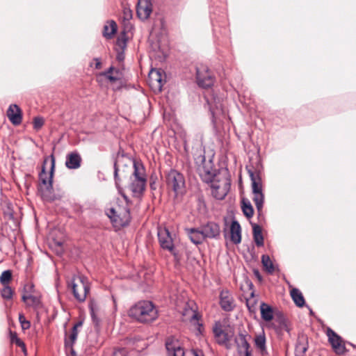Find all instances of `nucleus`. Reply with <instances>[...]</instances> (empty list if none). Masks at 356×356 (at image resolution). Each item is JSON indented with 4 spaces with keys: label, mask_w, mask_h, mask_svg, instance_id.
Returning a JSON list of instances; mask_svg holds the SVG:
<instances>
[{
    "label": "nucleus",
    "mask_w": 356,
    "mask_h": 356,
    "mask_svg": "<svg viewBox=\"0 0 356 356\" xmlns=\"http://www.w3.org/2000/svg\"><path fill=\"white\" fill-rule=\"evenodd\" d=\"M149 186L152 191H155L157 188L156 181L153 180L152 177L150 179Z\"/></svg>",
    "instance_id": "53"
},
{
    "label": "nucleus",
    "mask_w": 356,
    "mask_h": 356,
    "mask_svg": "<svg viewBox=\"0 0 356 356\" xmlns=\"http://www.w3.org/2000/svg\"><path fill=\"white\" fill-rule=\"evenodd\" d=\"M78 337V330L75 327H72L71 332L67 336V331L65 332L64 339V348L67 356H76V353L74 348V345L76 343Z\"/></svg>",
    "instance_id": "10"
},
{
    "label": "nucleus",
    "mask_w": 356,
    "mask_h": 356,
    "mask_svg": "<svg viewBox=\"0 0 356 356\" xmlns=\"http://www.w3.org/2000/svg\"><path fill=\"white\" fill-rule=\"evenodd\" d=\"M118 45L121 48V50L118 51L116 59L119 62H122L124 60V49L127 46L126 40H118Z\"/></svg>",
    "instance_id": "31"
},
{
    "label": "nucleus",
    "mask_w": 356,
    "mask_h": 356,
    "mask_svg": "<svg viewBox=\"0 0 356 356\" xmlns=\"http://www.w3.org/2000/svg\"><path fill=\"white\" fill-rule=\"evenodd\" d=\"M266 337L264 332L262 334L256 335L254 339L256 348H258L262 353L266 351Z\"/></svg>",
    "instance_id": "28"
},
{
    "label": "nucleus",
    "mask_w": 356,
    "mask_h": 356,
    "mask_svg": "<svg viewBox=\"0 0 356 356\" xmlns=\"http://www.w3.org/2000/svg\"><path fill=\"white\" fill-rule=\"evenodd\" d=\"M241 209L247 218H250L253 216L254 208L248 199L243 198L241 200Z\"/></svg>",
    "instance_id": "25"
},
{
    "label": "nucleus",
    "mask_w": 356,
    "mask_h": 356,
    "mask_svg": "<svg viewBox=\"0 0 356 356\" xmlns=\"http://www.w3.org/2000/svg\"><path fill=\"white\" fill-rule=\"evenodd\" d=\"M348 344H349L350 346H353L354 348L356 349V345H355V344H353V343H352L350 342H348Z\"/></svg>",
    "instance_id": "62"
},
{
    "label": "nucleus",
    "mask_w": 356,
    "mask_h": 356,
    "mask_svg": "<svg viewBox=\"0 0 356 356\" xmlns=\"http://www.w3.org/2000/svg\"><path fill=\"white\" fill-rule=\"evenodd\" d=\"M76 276H73L72 280L67 282L68 287H71L72 290V293L74 298L79 302H83L86 300V294L81 295L79 293L78 285L75 283Z\"/></svg>",
    "instance_id": "26"
},
{
    "label": "nucleus",
    "mask_w": 356,
    "mask_h": 356,
    "mask_svg": "<svg viewBox=\"0 0 356 356\" xmlns=\"http://www.w3.org/2000/svg\"><path fill=\"white\" fill-rule=\"evenodd\" d=\"M199 319V316H198V314L197 313H194L191 317V321L193 320H198Z\"/></svg>",
    "instance_id": "58"
},
{
    "label": "nucleus",
    "mask_w": 356,
    "mask_h": 356,
    "mask_svg": "<svg viewBox=\"0 0 356 356\" xmlns=\"http://www.w3.org/2000/svg\"><path fill=\"white\" fill-rule=\"evenodd\" d=\"M108 217L111 219V220L113 222L118 223L120 225H124V223L122 222H120L118 220L120 219L119 216L117 213V211L114 208H111L109 209L108 213H107ZM120 221L122 220L120 219Z\"/></svg>",
    "instance_id": "35"
},
{
    "label": "nucleus",
    "mask_w": 356,
    "mask_h": 356,
    "mask_svg": "<svg viewBox=\"0 0 356 356\" xmlns=\"http://www.w3.org/2000/svg\"><path fill=\"white\" fill-rule=\"evenodd\" d=\"M255 304H256V300H254L252 302H251L250 299H246V306H247L249 312H252L254 311Z\"/></svg>",
    "instance_id": "47"
},
{
    "label": "nucleus",
    "mask_w": 356,
    "mask_h": 356,
    "mask_svg": "<svg viewBox=\"0 0 356 356\" xmlns=\"http://www.w3.org/2000/svg\"><path fill=\"white\" fill-rule=\"evenodd\" d=\"M307 350V345L299 341L296 347V356H304Z\"/></svg>",
    "instance_id": "39"
},
{
    "label": "nucleus",
    "mask_w": 356,
    "mask_h": 356,
    "mask_svg": "<svg viewBox=\"0 0 356 356\" xmlns=\"http://www.w3.org/2000/svg\"><path fill=\"white\" fill-rule=\"evenodd\" d=\"M5 218L8 222H12V225L15 228H17L19 226V221L15 218L13 212L9 209L6 212H5Z\"/></svg>",
    "instance_id": "34"
},
{
    "label": "nucleus",
    "mask_w": 356,
    "mask_h": 356,
    "mask_svg": "<svg viewBox=\"0 0 356 356\" xmlns=\"http://www.w3.org/2000/svg\"><path fill=\"white\" fill-rule=\"evenodd\" d=\"M44 124V120L41 117H35L33 119V128L39 130Z\"/></svg>",
    "instance_id": "44"
},
{
    "label": "nucleus",
    "mask_w": 356,
    "mask_h": 356,
    "mask_svg": "<svg viewBox=\"0 0 356 356\" xmlns=\"http://www.w3.org/2000/svg\"><path fill=\"white\" fill-rule=\"evenodd\" d=\"M241 356H252V351L250 349L243 350Z\"/></svg>",
    "instance_id": "56"
},
{
    "label": "nucleus",
    "mask_w": 356,
    "mask_h": 356,
    "mask_svg": "<svg viewBox=\"0 0 356 356\" xmlns=\"http://www.w3.org/2000/svg\"><path fill=\"white\" fill-rule=\"evenodd\" d=\"M82 325H83V322H82L81 321H79L76 322V323L74 325V326H73L72 327H75V328H76V330H78V328H79V327H81V326H82Z\"/></svg>",
    "instance_id": "57"
},
{
    "label": "nucleus",
    "mask_w": 356,
    "mask_h": 356,
    "mask_svg": "<svg viewBox=\"0 0 356 356\" xmlns=\"http://www.w3.org/2000/svg\"><path fill=\"white\" fill-rule=\"evenodd\" d=\"M205 238L217 239L220 236V228L218 223L209 221L201 226Z\"/></svg>",
    "instance_id": "12"
},
{
    "label": "nucleus",
    "mask_w": 356,
    "mask_h": 356,
    "mask_svg": "<svg viewBox=\"0 0 356 356\" xmlns=\"http://www.w3.org/2000/svg\"><path fill=\"white\" fill-rule=\"evenodd\" d=\"M216 341L218 344L220 345H225L227 348H229V346H227V343L230 340L229 337L227 333H225L224 334H222L220 337H216Z\"/></svg>",
    "instance_id": "43"
},
{
    "label": "nucleus",
    "mask_w": 356,
    "mask_h": 356,
    "mask_svg": "<svg viewBox=\"0 0 356 356\" xmlns=\"http://www.w3.org/2000/svg\"><path fill=\"white\" fill-rule=\"evenodd\" d=\"M92 307V311L97 312L98 310V306L97 302L95 300H90L88 305L89 310L90 311V308Z\"/></svg>",
    "instance_id": "51"
},
{
    "label": "nucleus",
    "mask_w": 356,
    "mask_h": 356,
    "mask_svg": "<svg viewBox=\"0 0 356 356\" xmlns=\"http://www.w3.org/2000/svg\"><path fill=\"white\" fill-rule=\"evenodd\" d=\"M129 316L143 323H151L158 317V311L151 301H140L129 310Z\"/></svg>",
    "instance_id": "2"
},
{
    "label": "nucleus",
    "mask_w": 356,
    "mask_h": 356,
    "mask_svg": "<svg viewBox=\"0 0 356 356\" xmlns=\"http://www.w3.org/2000/svg\"><path fill=\"white\" fill-rule=\"evenodd\" d=\"M245 283H246L247 286H248L249 289L253 291L254 284L249 279L245 280Z\"/></svg>",
    "instance_id": "55"
},
{
    "label": "nucleus",
    "mask_w": 356,
    "mask_h": 356,
    "mask_svg": "<svg viewBox=\"0 0 356 356\" xmlns=\"http://www.w3.org/2000/svg\"><path fill=\"white\" fill-rule=\"evenodd\" d=\"M254 274H255V275H256V276H257L259 280H261V275H260V274H259V271H258V270H254Z\"/></svg>",
    "instance_id": "61"
},
{
    "label": "nucleus",
    "mask_w": 356,
    "mask_h": 356,
    "mask_svg": "<svg viewBox=\"0 0 356 356\" xmlns=\"http://www.w3.org/2000/svg\"><path fill=\"white\" fill-rule=\"evenodd\" d=\"M195 164L197 165V173L201 179L207 184H213L217 176V170L213 168V163L211 159L208 161L204 154H200L195 158Z\"/></svg>",
    "instance_id": "4"
},
{
    "label": "nucleus",
    "mask_w": 356,
    "mask_h": 356,
    "mask_svg": "<svg viewBox=\"0 0 356 356\" xmlns=\"http://www.w3.org/2000/svg\"><path fill=\"white\" fill-rule=\"evenodd\" d=\"M213 332L215 337H220L222 336V334H224L226 333L222 329V325L220 322H216L215 323V325L213 327Z\"/></svg>",
    "instance_id": "40"
},
{
    "label": "nucleus",
    "mask_w": 356,
    "mask_h": 356,
    "mask_svg": "<svg viewBox=\"0 0 356 356\" xmlns=\"http://www.w3.org/2000/svg\"><path fill=\"white\" fill-rule=\"evenodd\" d=\"M19 321L23 330H27L31 326L30 321L26 320L24 316L22 314H19Z\"/></svg>",
    "instance_id": "42"
},
{
    "label": "nucleus",
    "mask_w": 356,
    "mask_h": 356,
    "mask_svg": "<svg viewBox=\"0 0 356 356\" xmlns=\"http://www.w3.org/2000/svg\"><path fill=\"white\" fill-rule=\"evenodd\" d=\"M158 238L161 247L163 250H167L173 255L177 254L174 251V244L170 231L167 228H159L158 229Z\"/></svg>",
    "instance_id": "7"
},
{
    "label": "nucleus",
    "mask_w": 356,
    "mask_h": 356,
    "mask_svg": "<svg viewBox=\"0 0 356 356\" xmlns=\"http://www.w3.org/2000/svg\"><path fill=\"white\" fill-rule=\"evenodd\" d=\"M248 172L251 180V184H252L254 181H259V177H260L259 175H257V177H256L254 172L252 170H248Z\"/></svg>",
    "instance_id": "49"
},
{
    "label": "nucleus",
    "mask_w": 356,
    "mask_h": 356,
    "mask_svg": "<svg viewBox=\"0 0 356 356\" xmlns=\"http://www.w3.org/2000/svg\"><path fill=\"white\" fill-rule=\"evenodd\" d=\"M230 238L236 245L241 242V227L236 220H233L230 225Z\"/></svg>",
    "instance_id": "20"
},
{
    "label": "nucleus",
    "mask_w": 356,
    "mask_h": 356,
    "mask_svg": "<svg viewBox=\"0 0 356 356\" xmlns=\"http://www.w3.org/2000/svg\"><path fill=\"white\" fill-rule=\"evenodd\" d=\"M56 244L58 245V246H61L63 245V243L60 242V241H58V242H56Z\"/></svg>",
    "instance_id": "64"
},
{
    "label": "nucleus",
    "mask_w": 356,
    "mask_h": 356,
    "mask_svg": "<svg viewBox=\"0 0 356 356\" xmlns=\"http://www.w3.org/2000/svg\"><path fill=\"white\" fill-rule=\"evenodd\" d=\"M131 180L129 188L133 193L134 196L136 197H140L145 191L147 179H132L131 177Z\"/></svg>",
    "instance_id": "14"
},
{
    "label": "nucleus",
    "mask_w": 356,
    "mask_h": 356,
    "mask_svg": "<svg viewBox=\"0 0 356 356\" xmlns=\"http://www.w3.org/2000/svg\"><path fill=\"white\" fill-rule=\"evenodd\" d=\"M152 12V3L151 0H138L136 13L141 20L147 19Z\"/></svg>",
    "instance_id": "11"
},
{
    "label": "nucleus",
    "mask_w": 356,
    "mask_h": 356,
    "mask_svg": "<svg viewBox=\"0 0 356 356\" xmlns=\"http://www.w3.org/2000/svg\"><path fill=\"white\" fill-rule=\"evenodd\" d=\"M326 334L332 348L337 354L343 355L347 351L341 336L337 334L330 327H327Z\"/></svg>",
    "instance_id": "6"
},
{
    "label": "nucleus",
    "mask_w": 356,
    "mask_h": 356,
    "mask_svg": "<svg viewBox=\"0 0 356 356\" xmlns=\"http://www.w3.org/2000/svg\"><path fill=\"white\" fill-rule=\"evenodd\" d=\"M248 172L251 180V184H252L254 181H259V177H260L259 175H257V177H256L254 172L252 170H248Z\"/></svg>",
    "instance_id": "48"
},
{
    "label": "nucleus",
    "mask_w": 356,
    "mask_h": 356,
    "mask_svg": "<svg viewBox=\"0 0 356 356\" xmlns=\"http://www.w3.org/2000/svg\"><path fill=\"white\" fill-rule=\"evenodd\" d=\"M165 348L170 356H184V349L174 339L168 338L165 341Z\"/></svg>",
    "instance_id": "18"
},
{
    "label": "nucleus",
    "mask_w": 356,
    "mask_h": 356,
    "mask_svg": "<svg viewBox=\"0 0 356 356\" xmlns=\"http://www.w3.org/2000/svg\"><path fill=\"white\" fill-rule=\"evenodd\" d=\"M260 312L261 318L269 322L273 319L274 310L273 308L266 302H261L260 305Z\"/></svg>",
    "instance_id": "21"
},
{
    "label": "nucleus",
    "mask_w": 356,
    "mask_h": 356,
    "mask_svg": "<svg viewBox=\"0 0 356 356\" xmlns=\"http://www.w3.org/2000/svg\"><path fill=\"white\" fill-rule=\"evenodd\" d=\"M197 83L202 88H209L214 83V77L211 72L204 67L197 68Z\"/></svg>",
    "instance_id": "9"
},
{
    "label": "nucleus",
    "mask_w": 356,
    "mask_h": 356,
    "mask_svg": "<svg viewBox=\"0 0 356 356\" xmlns=\"http://www.w3.org/2000/svg\"><path fill=\"white\" fill-rule=\"evenodd\" d=\"M7 116L14 125H19L22 122V111L17 104H11L9 106L7 110Z\"/></svg>",
    "instance_id": "13"
},
{
    "label": "nucleus",
    "mask_w": 356,
    "mask_h": 356,
    "mask_svg": "<svg viewBox=\"0 0 356 356\" xmlns=\"http://www.w3.org/2000/svg\"><path fill=\"white\" fill-rule=\"evenodd\" d=\"M113 70L114 67L111 66L107 70L106 72H104L106 77L111 82H115L118 79L116 76L112 75Z\"/></svg>",
    "instance_id": "45"
},
{
    "label": "nucleus",
    "mask_w": 356,
    "mask_h": 356,
    "mask_svg": "<svg viewBox=\"0 0 356 356\" xmlns=\"http://www.w3.org/2000/svg\"><path fill=\"white\" fill-rule=\"evenodd\" d=\"M220 305L222 310L231 312L234 307L233 298L229 294L228 291H222L220 294Z\"/></svg>",
    "instance_id": "16"
},
{
    "label": "nucleus",
    "mask_w": 356,
    "mask_h": 356,
    "mask_svg": "<svg viewBox=\"0 0 356 356\" xmlns=\"http://www.w3.org/2000/svg\"><path fill=\"white\" fill-rule=\"evenodd\" d=\"M151 79L156 81L159 83V89L161 90L162 88V75L159 71L156 70H152L150 72Z\"/></svg>",
    "instance_id": "36"
},
{
    "label": "nucleus",
    "mask_w": 356,
    "mask_h": 356,
    "mask_svg": "<svg viewBox=\"0 0 356 356\" xmlns=\"http://www.w3.org/2000/svg\"><path fill=\"white\" fill-rule=\"evenodd\" d=\"M254 241L257 247H261L264 244V238L262 234V229L257 224H252Z\"/></svg>",
    "instance_id": "22"
},
{
    "label": "nucleus",
    "mask_w": 356,
    "mask_h": 356,
    "mask_svg": "<svg viewBox=\"0 0 356 356\" xmlns=\"http://www.w3.org/2000/svg\"><path fill=\"white\" fill-rule=\"evenodd\" d=\"M124 15L128 17H131V10H129L128 12H124Z\"/></svg>",
    "instance_id": "60"
},
{
    "label": "nucleus",
    "mask_w": 356,
    "mask_h": 356,
    "mask_svg": "<svg viewBox=\"0 0 356 356\" xmlns=\"http://www.w3.org/2000/svg\"><path fill=\"white\" fill-rule=\"evenodd\" d=\"M248 337L250 338V336L248 335L245 331L240 332L238 337L234 339L239 355H242L243 350L250 349V345L247 339Z\"/></svg>",
    "instance_id": "15"
},
{
    "label": "nucleus",
    "mask_w": 356,
    "mask_h": 356,
    "mask_svg": "<svg viewBox=\"0 0 356 356\" xmlns=\"http://www.w3.org/2000/svg\"><path fill=\"white\" fill-rule=\"evenodd\" d=\"M261 264L268 273H272L275 271L274 264L268 255L263 254L261 256Z\"/></svg>",
    "instance_id": "29"
},
{
    "label": "nucleus",
    "mask_w": 356,
    "mask_h": 356,
    "mask_svg": "<svg viewBox=\"0 0 356 356\" xmlns=\"http://www.w3.org/2000/svg\"><path fill=\"white\" fill-rule=\"evenodd\" d=\"M56 160L53 154L45 157L41 172L39 174V179L42 186H40L38 191L41 197L44 201L53 202L60 198L54 193L53 179L55 172Z\"/></svg>",
    "instance_id": "1"
},
{
    "label": "nucleus",
    "mask_w": 356,
    "mask_h": 356,
    "mask_svg": "<svg viewBox=\"0 0 356 356\" xmlns=\"http://www.w3.org/2000/svg\"><path fill=\"white\" fill-rule=\"evenodd\" d=\"M94 60L95 61V68L100 69L102 67V63L100 61V59L98 58H95Z\"/></svg>",
    "instance_id": "54"
},
{
    "label": "nucleus",
    "mask_w": 356,
    "mask_h": 356,
    "mask_svg": "<svg viewBox=\"0 0 356 356\" xmlns=\"http://www.w3.org/2000/svg\"><path fill=\"white\" fill-rule=\"evenodd\" d=\"M81 157L76 151L69 153L66 156L65 165L68 169H77L81 166Z\"/></svg>",
    "instance_id": "17"
},
{
    "label": "nucleus",
    "mask_w": 356,
    "mask_h": 356,
    "mask_svg": "<svg viewBox=\"0 0 356 356\" xmlns=\"http://www.w3.org/2000/svg\"><path fill=\"white\" fill-rule=\"evenodd\" d=\"M10 338L11 343H15L17 346L22 348V351L24 353L26 352L24 343L17 337L16 332H13L12 331H10Z\"/></svg>",
    "instance_id": "30"
},
{
    "label": "nucleus",
    "mask_w": 356,
    "mask_h": 356,
    "mask_svg": "<svg viewBox=\"0 0 356 356\" xmlns=\"http://www.w3.org/2000/svg\"><path fill=\"white\" fill-rule=\"evenodd\" d=\"M3 288L1 291V295L3 298L10 300L13 298V291L8 285H3Z\"/></svg>",
    "instance_id": "37"
},
{
    "label": "nucleus",
    "mask_w": 356,
    "mask_h": 356,
    "mask_svg": "<svg viewBox=\"0 0 356 356\" xmlns=\"http://www.w3.org/2000/svg\"><path fill=\"white\" fill-rule=\"evenodd\" d=\"M188 236L191 242L195 245L201 244L205 239L201 227L200 228L186 229Z\"/></svg>",
    "instance_id": "19"
},
{
    "label": "nucleus",
    "mask_w": 356,
    "mask_h": 356,
    "mask_svg": "<svg viewBox=\"0 0 356 356\" xmlns=\"http://www.w3.org/2000/svg\"><path fill=\"white\" fill-rule=\"evenodd\" d=\"M109 23L110 27L108 25L104 26L103 35L107 38H111L118 30V25L114 20H111Z\"/></svg>",
    "instance_id": "27"
},
{
    "label": "nucleus",
    "mask_w": 356,
    "mask_h": 356,
    "mask_svg": "<svg viewBox=\"0 0 356 356\" xmlns=\"http://www.w3.org/2000/svg\"><path fill=\"white\" fill-rule=\"evenodd\" d=\"M277 320L280 324V328L289 332V329L287 325V321L282 314H277Z\"/></svg>",
    "instance_id": "38"
},
{
    "label": "nucleus",
    "mask_w": 356,
    "mask_h": 356,
    "mask_svg": "<svg viewBox=\"0 0 356 356\" xmlns=\"http://www.w3.org/2000/svg\"><path fill=\"white\" fill-rule=\"evenodd\" d=\"M124 163V165L133 168L134 172H132L133 178L138 179H146L145 175V168L143 164L136 162L135 160L131 159L128 156H125L124 154H118L117 157L114 162V180L116 187L120 190V178L118 173L120 171V166L122 163Z\"/></svg>",
    "instance_id": "3"
},
{
    "label": "nucleus",
    "mask_w": 356,
    "mask_h": 356,
    "mask_svg": "<svg viewBox=\"0 0 356 356\" xmlns=\"http://www.w3.org/2000/svg\"><path fill=\"white\" fill-rule=\"evenodd\" d=\"M253 193L252 200L255 204L258 213L262 211L264 203V194L263 193L261 177H259V181H254L252 184Z\"/></svg>",
    "instance_id": "8"
},
{
    "label": "nucleus",
    "mask_w": 356,
    "mask_h": 356,
    "mask_svg": "<svg viewBox=\"0 0 356 356\" xmlns=\"http://www.w3.org/2000/svg\"><path fill=\"white\" fill-rule=\"evenodd\" d=\"M34 291V284L31 282L27 283L24 286V294L29 295L31 294Z\"/></svg>",
    "instance_id": "46"
},
{
    "label": "nucleus",
    "mask_w": 356,
    "mask_h": 356,
    "mask_svg": "<svg viewBox=\"0 0 356 356\" xmlns=\"http://www.w3.org/2000/svg\"><path fill=\"white\" fill-rule=\"evenodd\" d=\"M165 182L168 188L172 189L176 195L181 193L185 186L184 175L176 170H170L166 174Z\"/></svg>",
    "instance_id": "5"
},
{
    "label": "nucleus",
    "mask_w": 356,
    "mask_h": 356,
    "mask_svg": "<svg viewBox=\"0 0 356 356\" xmlns=\"http://www.w3.org/2000/svg\"><path fill=\"white\" fill-rule=\"evenodd\" d=\"M22 300L27 307H33V309H38L41 305L40 298L32 294L22 295Z\"/></svg>",
    "instance_id": "23"
},
{
    "label": "nucleus",
    "mask_w": 356,
    "mask_h": 356,
    "mask_svg": "<svg viewBox=\"0 0 356 356\" xmlns=\"http://www.w3.org/2000/svg\"><path fill=\"white\" fill-rule=\"evenodd\" d=\"M248 172L251 180V184H252L254 181H259V177H260L259 175H257V177H256L254 172L252 170H248Z\"/></svg>",
    "instance_id": "50"
},
{
    "label": "nucleus",
    "mask_w": 356,
    "mask_h": 356,
    "mask_svg": "<svg viewBox=\"0 0 356 356\" xmlns=\"http://www.w3.org/2000/svg\"><path fill=\"white\" fill-rule=\"evenodd\" d=\"M212 188V195L217 200H223L226 196V193H219L220 186L218 184L213 183L211 186Z\"/></svg>",
    "instance_id": "33"
},
{
    "label": "nucleus",
    "mask_w": 356,
    "mask_h": 356,
    "mask_svg": "<svg viewBox=\"0 0 356 356\" xmlns=\"http://www.w3.org/2000/svg\"><path fill=\"white\" fill-rule=\"evenodd\" d=\"M13 273L10 270H6L2 272L0 275V282L2 285H8V283L11 281Z\"/></svg>",
    "instance_id": "32"
},
{
    "label": "nucleus",
    "mask_w": 356,
    "mask_h": 356,
    "mask_svg": "<svg viewBox=\"0 0 356 356\" xmlns=\"http://www.w3.org/2000/svg\"><path fill=\"white\" fill-rule=\"evenodd\" d=\"M253 297H254V290L252 291V292L250 293V298H253Z\"/></svg>",
    "instance_id": "63"
},
{
    "label": "nucleus",
    "mask_w": 356,
    "mask_h": 356,
    "mask_svg": "<svg viewBox=\"0 0 356 356\" xmlns=\"http://www.w3.org/2000/svg\"><path fill=\"white\" fill-rule=\"evenodd\" d=\"M90 316H91V318H92V320L93 321V323H96V324H98L99 323V319L96 315V312H95L94 311H92V307L90 308Z\"/></svg>",
    "instance_id": "52"
},
{
    "label": "nucleus",
    "mask_w": 356,
    "mask_h": 356,
    "mask_svg": "<svg viewBox=\"0 0 356 356\" xmlns=\"http://www.w3.org/2000/svg\"><path fill=\"white\" fill-rule=\"evenodd\" d=\"M291 296L295 304L302 307L305 304V300L301 291L297 288H293L290 291Z\"/></svg>",
    "instance_id": "24"
},
{
    "label": "nucleus",
    "mask_w": 356,
    "mask_h": 356,
    "mask_svg": "<svg viewBox=\"0 0 356 356\" xmlns=\"http://www.w3.org/2000/svg\"><path fill=\"white\" fill-rule=\"evenodd\" d=\"M79 279L82 284V289L83 290V293L81 295H85L86 296L90 291V287L87 284V278L83 275L79 276Z\"/></svg>",
    "instance_id": "41"
},
{
    "label": "nucleus",
    "mask_w": 356,
    "mask_h": 356,
    "mask_svg": "<svg viewBox=\"0 0 356 356\" xmlns=\"http://www.w3.org/2000/svg\"><path fill=\"white\" fill-rule=\"evenodd\" d=\"M124 163H125V161H124V163H122V164H121V166H120V170H122L123 172L125 171V168H129V167L124 165ZM131 168H130V169H131Z\"/></svg>",
    "instance_id": "59"
}]
</instances>
